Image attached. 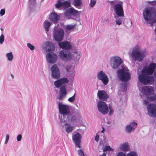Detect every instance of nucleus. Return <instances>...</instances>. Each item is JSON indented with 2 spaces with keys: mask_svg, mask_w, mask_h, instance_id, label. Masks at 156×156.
Returning <instances> with one entry per match:
<instances>
[{
  "mask_svg": "<svg viewBox=\"0 0 156 156\" xmlns=\"http://www.w3.org/2000/svg\"><path fill=\"white\" fill-rule=\"evenodd\" d=\"M5 56L7 60L10 62L12 61L14 58L12 52H10L6 53Z\"/></svg>",
  "mask_w": 156,
  "mask_h": 156,
  "instance_id": "c85d7f7f",
  "label": "nucleus"
},
{
  "mask_svg": "<svg viewBox=\"0 0 156 156\" xmlns=\"http://www.w3.org/2000/svg\"><path fill=\"white\" fill-rule=\"evenodd\" d=\"M120 150L123 151H127L129 150V144L128 143H124L121 144L119 146Z\"/></svg>",
  "mask_w": 156,
  "mask_h": 156,
  "instance_id": "a878e982",
  "label": "nucleus"
},
{
  "mask_svg": "<svg viewBox=\"0 0 156 156\" xmlns=\"http://www.w3.org/2000/svg\"><path fill=\"white\" fill-rule=\"evenodd\" d=\"M98 79L101 80L104 85H106L109 82V78L106 74L103 71H101L97 73Z\"/></svg>",
  "mask_w": 156,
  "mask_h": 156,
  "instance_id": "4468645a",
  "label": "nucleus"
},
{
  "mask_svg": "<svg viewBox=\"0 0 156 156\" xmlns=\"http://www.w3.org/2000/svg\"><path fill=\"white\" fill-rule=\"evenodd\" d=\"M67 116L68 122H76L78 123L83 122V117L78 110L75 109L71 115Z\"/></svg>",
  "mask_w": 156,
  "mask_h": 156,
  "instance_id": "1a4fd4ad",
  "label": "nucleus"
},
{
  "mask_svg": "<svg viewBox=\"0 0 156 156\" xmlns=\"http://www.w3.org/2000/svg\"><path fill=\"white\" fill-rule=\"evenodd\" d=\"M127 84L126 83H125L122 85V89L123 91H126L127 90Z\"/></svg>",
  "mask_w": 156,
  "mask_h": 156,
  "instance_id": "79ce46f5",
  "label": "nucleus"
},
{
  "mask_svg": "<svg viewBox=\"0 0 156 156\" xmlns=\"http://www.w3.org/2000/svg\"><path fill=\"white\" fill-rule=\"evenodd\" d=\"M148 3L150 5H156V1H153L152 2H149Z\"/></svg>",
  "mask_w": 156,
  "mask_h": 156,
  "instance_id": "603ef678",
  "label": "nucleus"
},
{
  "mask_svg": "<svg viewBox=\"0 0 156 156\" xmlns=\"http://www.w3.org/2000/svg\"><path fill=\"white\" fill-rule=\"evenodd\" d=\"M75 27V25H68L66 26V31L68 32H69V31L73 29Z\"/></svg>",
  "mask_w": 156,
  "mask_h": 156,
  "instance_id": "f704fd0d",
  "label": "nucleus"
},
{
  "mask_svg": "<svg viewBox=\"0 0 156 156\" xmlns=\"http://www.w3.org/2000/svg\"><path fill=\"white\" fill-rule=\"evenodd\" d=\"M76 93H75L73 95L69 98L68 101L70 102H73L75 100Z\"/></svg>",
  "mask_w": 156,
  "mask_h": 156,
  "instance_id": "ea45409f",
  "label": "nucleus"
},
{
  "mask_svg": "<svg viewBox=\"0 0 156 156\" xmlns=\"http://www.w3.org/2000/svg\"><path fill=\"white\" fill-rule=\"evenodd\" d=\"M55 6L56 8L64 9L69 7L70 3L69 2L67 1H63L61 0H58Z\"/></svg>",
  "mask_w": 156,
  "mask_h": 156,
  "instance_id": "a211bd4d",
  "label": "nucleus"
},
{
  "mask_svg": "<svg viewBox=\"0 0 156 156\" xmlns=\"http://www.w3.org/2000/svg\"><path fill=\"white\" fill-rule=\"evenodd\" d=\"M96 0H90L89 4V6L90 7H93L96 4Z\"/></svg>",
  "mask_w": 156,
  "mask_h": 156,
  "instance_id": "58836bf2",
  "label": "nucleus"
},
{
  "mask_svg": "<svg viewBox=\"0 0 156 156\" xmlns=\"http://www.w3.org/2000/svg\"><path fill=\"white\" fill-rule=\"evenodd\" d=\"M58 106L60 114L59 115L60 121L64 122L65 119H67L66 116L69 115L70 107L69 105L60 102L58 103Z\"/></svg>",
  "mask_w": 156,
  "mask_h": 156,
  "instance_id": "423d86ee",
  "label": "nucleus"
},
{
  "mask_svg": "<svg viewBox=\"0 0 156 156\" xmlns=\"http://www.w3.org/2000/svg\"><path fill=\"white\" fill-rule=\"evenodd\" d=\"M35 0H29L30 2L32 3H34L35 2Z\"/></svg>",
  "mask_w": 156,
  "mask_h": 156,
  "instance_id": "6e6d98bb",
  "label": "nucleus"
},
{
  "mask_svg": "<svg viewBox=\"0 0 156 156\" xmlns=\"http://www.w3.org/2000/svg\"><path fill=\"white\" fill-rule=\"evenodd\" d=\"M80 149L77 150V152L79 156H85L84 153L83 149L81 148L80 146V148H79Z\"/></svg>",
  "mask_w": 156,
  "mask_h": 156,
  "instance_id": "c9c22d12",
  "label": "nucleus"
},
{
  "mask_svg": "<svg viewBox=\"0 0 156 156\" xmlns=\"http://www.w3.org/2000/svg\"><path fill=\"white\" fill-rule=\"evenodd\" d=\"M97 105L98 111L101 114L105 115L108 113V107L105 102L99 101L97 103Z\"/></svg>",
  "mask_w": 156,
  "mask_h": 156,
  "instance_id": "f8f14e48",
  "label": "nucleus"
},
{
  "mask_svg": "<svg viewBox=\"0 0 156 156\" xmlns=\"http://www.w3.org/2000/svg\"><path fill=\"white\" fill-rule=\"evenodd\" d=\"M81 135L78 133H76L72 136L73 140L75 142V146L79 148H80L81 140Z\"/></svg>",
  "mask_w": 156,
  "mask_h": 156,
  "instance_id": "412c9836",
  "label": "nucleus"
},
{
  "mask_svg": "<svg viewBox=\"0 0 156 156\" xmlns=\"http://www.w3.org/2000/svg\"><path fill=\"white\" fill-rule=\"evenodd\" d=\"M50 20L54 23H56L60 19V16L55 12L51 13L49 17Z\"/></svg>",
  "mask_w": 156,
  "mask_h": 156,
  "instance_id": "393cba45",
  "label": "nucleus"
},
{
  "mask_svg": "<svg viewBox=\"0 0 156 156\" xmlns=\"http://www.w3.org/2000/svg\"><path fill=\"white\" fill-rule=\"evenodd\" d=\"M10 76L12 79H13L14 78V76L13 74H11Z\"/></svg>",
  "mask_w": 156,
  "mask_h": 156,
  "instance_id": "13d9d810",
  "label": "nucleus"
},
{
  "mask_svg": "<svg viewBox=\"0 0 156 156\" xmlns=\"http://www.w3.org/2000/svg\"><path fill=\"white\" fill-rule=\"evenodd\" d=\"M51 24V22L48 20H46L44 22L43 25L46 33L49 30V27Z\"/></svg>",
  "mask_w": 156,
  "mask_h": 156,
  "instance_id": "cd10ccee",
  "label": "nucleus"
},
{
  "mask_svg": "<svg viewBox=\"0 0 156 156\" xmlns=\"http://www.w3.org/2000/svg\"><path fill=\"white\" fill-rule=\"evenodd\" d=\"M146 54L145 51H140L139 47L136 46L133 49L131 53H129V55L134 60L141 62L144 58Z\"/></svg>",
  "mask_w": 156,
  "mask_h": 156,
  "instance_id": "0eeeda50",
  "label": "nucleus"
},
{
  "mask_svg": "<svg viewBox=\"0 0 156 156\" xmlns=\"http://www.w3.org/2000/svg\"><path fill=\"white\" fill-rule=\"evenodd\" d=\"M64 33L63 29L55 27L53 33V37L57 41H61L63 39Z\"/></svg>",
  "mask_w": 156,
  "mask_h": 156,
  "instance_id": "9b49d317",
  "label": "nucleus"
},
{
  "mask_svg": "<svg viewBox=\"0 0 156 156\" xmlns=\"http://www.w3.org/2000/svg\"><path fill=\"white\" fill-rule=\"evenodd\" d=\"M51 76L56 79H58L60 76V70L57 65L56 64L53 65L51 68Z\"/></svg>",
  "mask_w": 156,
  "mask_h": 156,
  "instance_id": "2eb2a0df",
  "label": "nucleus"
},
{
  "mask_svg": "<svg viewBox=\"0 0 156 156\" xmlns=\"http://www.w3.org/2000/svg\"><path fill=\"white\" fill-rule=\"evenodd\" d=\"M46 58L48 62L51 64H54L57 61L58 56L54 53L50 52L47 53Z\"/></svg>",
  "mask_w": 156,
  "mask_h": 156,
  "instance_id": "f3484780",
  "label": "nucleus"
},
{
  "mask_svg": "<svg viewBox=\"0 0 156 156\" xmlns=\"http://www.w3.org/2000/svg\"><path fill=\"white\" fill-rule=\"evenodd\" d=\"M135 129V127H133L131 125L129 124L126 126V130L128 133H130L132 131L134 130Z\"/></svg>",
  "mask_w": 156,
  "mask_h": 156,
  "instance_id": "2f4dec72",
  "label": "nucleus"
},
{
  "mask_svg": "<svg viewBox=\"0 0 156 156\" xmlns=\"http://www.w3.org/2000/svg\"><path fill=\"white\" fill-rule=\"evenodd\" d=\"M43 50L46 51H52L55 49V46L54 44L50 41H47L42 45Z\"/></svg>",
  "mask_w": 156,
  "mask_h": 156,
  "instance_id": "6ab92c4d",
  "label": "nucleus"
},
{
  "mask_svg": "<svg viewBox=\"0 0 156 156\" xmlns=\"http://www.w3.org/2000/svg\"><path fill=\"white\" fill-rule=\"evenodd\" d=\"M155 33H156V27L155 28Z\"/></svg>",
  "mask_w": 156,
  "mask_h": 156,
  "instance_id": "680f3d73",
  "label": "nucleus"
},
{
  "mask_svg": "<svg viewBox=\"0 0 156 156\" xmlns=\"http://www.w3.org/2000/svg\"><path fill=\"white\" fill-rule=\"evenodd\" d=\"M70 8L65 11L64 15L66 18L68 19L72 18V14L70 10Z\"/></svg>",
  "mask_w": 156,
  "mask_h": 156,
  "instance_id": "7c9ffc66",
  "label": "nucleus"
},
{
  "mask_svg": "<svg viewBox=\"0 0 156 156\" xmlns=\"http://www.w3.org/2000/svg\"><path fill=\"white\" fill-rule=\"evenodd\" d=\"M102 130L101 131V132L102 133H104L105 131V129L103 127H102Z\"/></svg>",
  "mask_w": 156,
  "mask_h": 156,
  "instance_id": "5fc2aeb1",
  "label": "nucleus"
},
{
  "mask_svg": "<svg viewBox=\"0 0 156 156\" xmlns=\"http://www.w3.org/2000/svg\"><path fill=\"white\" fill-rule=\"evenodd\" d=\"M144 104L147 105L148 104V102L146 100H144Z\"/></svg>",
  "mask_w": 156,
  "mask_h": 156,
  "instance_id": "864d4df0",
  "label": "nucleus"
},
{
  "mask_svg": "<svg viewBox=\"0 0 156 156\" xmlns=\"http://www.w3.org/2000/svg\"><path fill=\"white\" fill-rule=\"evenodd\" d=\"M139 91L141 92V97L143 95L147 96V99L150 101H156V95L154 94L153 88L151 86H144L140 87V85H138Z\"/></svg>",
  "mask_w": 156,
  "mask_h": 156,
  "instance_id": "39448f33",
  "label": "nucleus"
},
{
  "mask_svg": "<svg viewBox=\"0 0 156 156\" xmlns=\"http://www.w3.org/2000/svg\"><path fill=\"white\" fill-rule=\"evenodd\" d=\"M66 71L70 73L72 76H74L75 73V67L70 65L67 66L66 67Z\"/></svg>",
  "mask_w": 156,
  "mask_h": 156,
  "instance_id": "bb28decb",
  "label": "nucleus"
},
{
  "mask_svg": "<svg viewBox=\"0 0 156 156\" xmlns=\"http://www.w3.org/2000/svg\"><path fill=\"white\" fill-rule=\"evenodd\" d=\"M82 4V0H74L73 2V5L78 8H79Z\"/></svg>",
  "mask_w": 156,
  "mask_h": 156,
  "instance_id": "c756f323",
  "label": "nucleus"
},
{
  "mask_svg": "<svg viewBox=\"0 0 156 156\" xmlns=\"http://www.w3.org/2000/svg\"><path fill=\"white\" fill-rule=\"evenodd\" d=\"M4 41V37L3 34H2L0 36V44H2Z\"/></svg>",
  "mask_w": 156,
  "mask_h": 156,
  "instance_id": "37998d69",
  "label": "nucleus"
},
{
  "mask_svg": "<svg viewBox=\"0 0 156 156\" xmlns=\"http://www.w3.org/2000/svg\"><path fill=\"white\" fill-rule=\"evenodd\" d=\"M107 1L111 6H112L115 2V0H107Z\"/></svg>",
  "mask_w": 156,
  "mask_h": 156,
  "instance_id": "c03bdc74",
  "label": "nucleus"
},
{
  "mask_svg": "<svg viewBox=\"0 0 156 156\" xmlns=\"http://www.w3.org/2000/svg\"><path fill=\"white\" fill-rule=\"evenodd\" d=\"M127 156H138V155L136 152L132 151L128 153Z\"/></svg>",
  "mask_w": 156,
  "mask_h": 156,
  "instance_id": "4c0bfd02",
  "label": "nucleus"
},
{
  "mask_svg": "<svg viewBox=\"0 0 156 156\" xmlns=\"http://www.w3.org/2000/svg\"><path fill=\"white\" fill-rule=\"evenodd\" d=\"M70 10L72 13V15H73L74 16H78L80 14V12L75 9L73 8H70Z\"/></svg>",
  "mask_w": 156,
  "mask_h": 156,
  "instance_id": "473e14b6",
  "label": "nucleus"
},
{
  "mask_svg": "<svg viewBox=\"0 0 156 156\" xmlns=\"http://www.w3.org/2000/svg\"><path fill=\"white\" fill-rule=\"evenodd\" d=\"M143 16L146 21H151L149 23L152 26H156V19L154 18L156 16V11L153 8L149 7L145 8L143 11Z\"/></svg>",
  "mask_w": 156,
  "mask_h": 156,
  "instance_id": "20e7f679",
  "label": "nucleus"
},
{
  "mask_svg": "<svg viewBox=\"0 0 156 156\" xmlns=\"http://www.w3.org/2000/svg\"><path fill=\"white\" fill-rule=\"evenodd\" d=\"M69 81L66 78H62L55 81L54 85L56 87H60V91L58 98L60 100H63L66 98L67 94L65 84L68 82Z\"/></svg>",
  "mask_w": 156,
  "mask_h": 156,
  "instance_id": "7ed1b4c3",
  "label": "nucleus"
},
{
  "mask_svg": "<svg viewBox=\"0 0 156 156\" xmlns=\"http://www.w3.org/2000/svg\"><path fill=\"white\" fill-rule=\"evenodd\" d=\"M59 56L63 61H70L73 59L72 54L70 51L61 50L59 53Z\"/></svg>",
  "mask_w": 156,
  "mask_h": 156,
  "instance_id": "ddd939ff",
  "label": "nucleus"
},
{
  "mask_svg": "<svg viewBox=\"0 0 156 156\" xmlns=\"http://www.w3.org/2000/svg\"><path fill=\"white\" fill-rule=\"evenodd\" d=\"M9 139V136L8 134H6V139L5 143L6 144L8 143Z\"/></svg>",
  "mask_w": 156,
  "mask_h": 156,
  "instance_id": "3c124183",
  "label": "nucleus"
},
{
  "mask_svg": "<svg viewBox=\"0 0 156 156\" xmlns=\"http://www.w3.org/2000/svg\"><path fill=\"white\" fill-rule=\"evenodd\" d=\"M113 151V149L112 148L109 146H105L103 147V152H105L107 151Z\"/></svg>",
  "mask_w": 156,
  "mask_h": 156,
  "instance_id": "72a5a7b5",
  "label": "nucleus"
},
{
  "mask_svg": "<svg viewBox=\"0 0 156 156\" xmlns=\"http://www.w3.org/2000/svg\"><path fill=\"white\" fill-rule=\"evenodd\" d=\"M97 96L100 100L101 101H106L108 98L106 92L104 90H99Z\"/></svg>",
  "mask_w": 156,
  "mask_h": 156,
  "instance_id": "5701e85b",
  "label": "nucleus"
},
{
  "mask_svg": "<svg viewBox=\"0 0 156 156\" xmlns=\"http://www.w3.org/2000/svg\"><path fill=\"white\" fill-rule=\"evenodd\" d=\"M123 3L122 2H120L118 4H114L112 6L114 11L113 15L115 19V22L116 24L118 25L122 24V18L124 16Z\"/></svg>",
  "mask_w": 156,
  "mask_h": 156,
  "instance_id": "f03ea898",
  "label": "nucleus"
},
{
  "mask_svg": "<svg viewBox=\"0 0 156 156\" xmlns=\"http://www.w3.org/2000/svg\"><path fill=\"white\" fill-rule=\"evenodd\" d=\"M122 61L121 58L117 55L112 56L110 59L111 67L113 69H116L122 64Z\"/></svg>",
  "mask_w": 156,
  "mask_h": 156,
  "instance_id": "9d476101",
  "label": "nucleus"
},
{
  "mask_svg": "<svg viewBox=\"0 0 156 156\" xmlns=\"http://www.w3.org/2000/svg\"><path fill=\"white\" fill-rule=\"evenodd\" d=\"M156 67V64L152 63L148 66L144 68L141 73H139V69H138V75L140 82L145 85L147 84L153 82L154 80V78L152 76V74Z\"/></svg>",
  "mask_w": 156,
  "mask_h": 156,
  "instance_id": "f257e3e1",
  "label": "nucleus"
},
{
  "mask_svg": "<svg viewBox=\"0 0 156 156\" xmlns=\"http://www.w3.org/2000/svg\"><path fill=\"white\" fill-rule=\"evenodd\" d=\"M27 46L28 48L31 50L33 51L35 49L34 46L30 43H27Z\"/></svg>",
  "mask_w": 156,
  "mask_h": 156,
  "instance_id": "a19ab883",
  "label": "nucleus"
},
{
  "mask_svg": "<svg viewBox=\"0 0 156 156\" xmlns=\"http://www.w3.org/2000/svg\"><path fill=\"white\" fill-rule=\"evenodd\" d=\"M106 154L105 153H103L101 155H100V156H106Z\"/></svg>",
  "mask_w": 156,
  "mask_h": 156,
  "instance_id": "4d7b16f0",
  "label": "nucleus"
},
{
  "mask_svg": "<svg viewBox=\"0 0 156 156\" xmlns=\"http://www.w3.org/2000/svg\"><path fill=\"white\" fill-rule=\"evenodd\" d=\"M0 29L1 30H2V31H3V29L2 28H0Z\"/></svg>",
  "mask_w": 156,
  "mask_h": 156,
  "instance_id": "052dcab7",
  "label": "nucleus"
},
{
  "mask_svg": "<svg viewBox=\"0 0 156 156\" xmlns=\"http://www.w3.org/2000/svg\"><path fill=\"white\" fill-rule=\"evenodd\" d=\"M66 120L67 119H65L64 122L60 121V123L62 127L65 128L66 132L67 133H69L72 131L74 127L70 124L66 122Z\"/></svg>",
  "mask_w": 156,
  "mask_h": 156,
  "instance_id": "4be33fe9",
  "label": "nucleus"
},
{
  "mask_svg": "<svg viewBox=\"0 0 156 156\" xmlns=\"http://www.w3.org/2000/svg\"><path fill=\"white\" fill-rule=\"evenodd\" d=\"M121 67V68L117 71V76L121 81L126 82L130 79L129 70L125 66L122 65Z\"/></svg>",
  "mask_w": 156,
  "mask_h": 156,
  "instance_id": "6e6552de",
  "label": "nucleus"
},
{
  "mask_svg": "<svg viewBox=\"0 0 156 156\" xmlns=\"http://www.w3.org/2000/svg\"><path fill=\"white\" fill-rule=\"evenodd\" d=\"M100 132H98V133L96 134V136L95 137V140L97 142H98L99 140V135L98 134V133H100Z\"/></svg>",
  "mask_w": 156,
  "mask_h": 156,
  "instance_id": "09e8293b",
  "label": "nucleus"
},
{
  "mask_svg": "<svg viewBox=\"0 0 156 156\" xmlns=\"http://www.w3.org/2000/svg\"><path fill=\"white\" fill-rule=\"evenodd\" d=\"M154 75L155 77L156 78V71H155L154 73Z\"/></svg>",
  "mask_w": 156,
  "mask_h": 156,
  "instance_id": "bf43d9fd",
  "label": "nucleus"
},
{
  "mask_svg": "<svg viewBox=\"0 0 156 156\" xmlns=\"http://www.w3.org/2000/svg\"><path fill=\"white\" fill-rule=\"evenodd\" d=\"M5 13V10L4 9H1L0 11V16H2Z\"/></svg>",
  "mask_w": 156,
  "mask_h": 156,
  "instance_id": "de8ad7c7",
  "label": "nucleus"
},
{
  "mask_svg": "<svg viewBox=\"0 0 156 156\" xmlns=\"http://www.w3.org/2000/svg\"><path fill=\"white\" fill-rule=\"evenodd\" d=\"M117 156H126V154L122 152H120L118 153Z\"/></svg>",
  "mask_w": 156,
  "mask_h": 156,
  "instance_id": "a18cd8bd",
  "label": "nucleus"
},
{
  "mask_svg": "<svg viewBox=\"0 0 156 156\" xmlns=\"http://www.w3.org/2000/svg\"><path fill=\"white\" fill-rule=\"evenodd\" d=\"M73 59L74 61H78L80 57L81 52L80 51L77 49H73Z\"/></svg>",
  "mask_w": 156,
  "mask_h": 156,
  "instance_id": "b1692460",
  "label": "nucleus"
},
{
  "mask_svg": "<svg viewBox=\"0 0 156 156\" xmlns=\"http://www.w3.org/2000/svg\"><path fill=\"white\" fill-rule=\"evenodd\" d=\"M58 45L61 48L67 50H71L75 46V45L73 42L67 41L59 42Z\"/></svg>",
  "mask_w": 156,
  "mask_h": 156,
  "instance_id": "dca6fc26",
  "label": "nucleus"
},
{
  "mask_svg": "<svg viewBox=\"0 0 156 156\" xmlns=\"http://www.w3.org/2000/svg\"><path fill=\"white\" fill-rule=\"evenodd\" d=\"M148 114L151 117L156 116V104H151L147 105Z\"/></svg>",
  "mask_w": 156,
  "mask_h": 156,
  "instance_id": "aec40b11",
  "label": "nucleus"
},
{
  "mask_svg": "<svg viewBox=\"0 0 156 156\" xmlns=\"http://www.w3.org/2000/svg\"><path fill=\"white\" fill-rule=\"evenodd\" d=\"M22 139V136L21 134L18 135L17 136V140L19 142Z\"/></svg>",
  "mask_w": 156,
  "mask_h": 156,
  "instance_id": "49530a36",
  "label": "nucleus"
},
{
  "mask_svg": "<svg viewBox=\"0 0 156 156\" xmlns=\"http://www.w3.org/2000/svg\"><path fill=\"white\" fill-rule=\"evenodd\" d=\"M108 110H109V113L108 115L109 116L112 115L114 112V110L113 108L111 106H109L108 107Z\"/></svg>",
  "mask_w": 156,
  "mask_h": 156,
  "instance_id": "e433bc0d",
  "label": "nucleus"
},
{
  "mask_svg": "<svg viewBox=\"0 0 156 156\" xmlns=\"http://www.w3.org/2000/svg\"><path fill=\"white\" fill-rule=\"evenodd\" d=\"M130 125H131V126H132L133 127H135V128H136L137 126V124L135 122H132L130 124Z\"/></svg>",
  "mask_w": 156,
  "mask_h": 156,
  "instance_id": "8fccbe9b",
  "label": "nucleus"
}]
</instances>
